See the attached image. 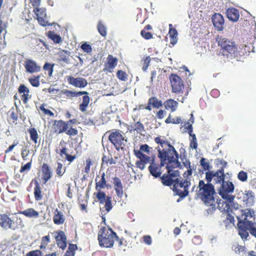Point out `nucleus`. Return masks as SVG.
<instances>
[{
    "label": "nucleus",
    "instance_id": "1",
    "mask_svg": "<svg viewBox=\"0 0 256 256\" xmlns=\"http://www.w3.org/2000/svg\"><path fill=\"white\" fill-rule=\"evenodd\" d=\"M228 205L222 204L224 210L236 216L238 222V234L244 241L250 240V237L249 233L256 238V223L254 222V212L253 210L246 208L239 210L240 206L238 204L234 203V200Z\"/></svg>",
    "mask_w": 256,
    "mask_h": 256
},
{
    "label": "nucleus",
    "instance_id": "2",
    "mask_svg": "<svg viewBox=\"0 0 256 256\" xmlns=\"http://www.w3.org/2000/svg\"><path fill=\"white\" fill-rule=\"evenodd\" d=\"M166 164L168 174H164L161 177L162 182L164 185L172 186V184L180 181V172L178 168L180 163L178 160V153L166 158V160L163 162L160 160V166Z\"/></svg>",
    "mask_w": 256,
    "mask_h": 256
},
{
    "label": "nucleus",
    "instance_id": "3",
    "mask_svg": "<svg viewBox=\"0 0 256 256\" xmlns=\"http://www.w3.org/2000/svg\"><path fill=\"white\" fill-rule=\"evenodd\" d=\"M198 188V196L202 202L207 206H214L215 200L214 195L215 191L212 184L208 182L206 183L203 180H200Z\"/></svg>",
    "mask_w": 256,
    "mask_h": 256
},
{
    "label": "nucleus",
    "instance_id": "4",
    "mask_svg": "<svg viewBox=\"0 0 256 256\" xmlns=\"http://www.w3.org/2000/svg\"><path fill=\"white\" fill-rule=\"evenodd\" d=\"M216 41L220 47V53L227 57L235 56L237 48L236 44L231 40L222 36H218Z\"/></svg>",
    "mask_w": 256,
    "mask_h": 256
},
{
    "label": "nucleus",
    "instance_id": "5",
    "mask_svg": "<svg viewBox=\"0 0 256 256\" xmlns=\"http://www.w3.org/2000/svg\"><path fill=\"white\" fill-rule=\"evenodd\" d=\"M118 238L116 234L111 228H101L98 232V240L100 246L111 248L114 245V238Z\"/></svg>",
    "mask_w": 256,
    "mask_h": 256
},
{
    "label": "nucleus",
    "instance_id": "6",
    "mask_svg": "<svg viewBox=\"0 0 256 256\" xmlns=\"http://www.w3.org/2000/svg\"><path fill=\"white\" fill-rule=\"evenodd\" d=\"M154 141L156 143L160 144L156 148L158 152V157L163 162L166 160V158L177 153L173 146L160 138L156 137L154 139Z\"/></svg>",
    "mask_w": 256,
    "mask_h": 256
},
{
    "label": "nucleus",
    "instance_id": "7",
    "mask_svg": "<svg viewBox=\"0 0 256 256\" xmlns=\"http://www.w3.org/2000/svg\"><path fill=\"white\" fill-rule=\"evenodd\" d=\"M234 186L232 182L224 181L219 188V194L224 200V204L228 206L234 200V196L232 194Z\"/></svg>",
    "mask_w": 256,
    "mask_h": 256
},
{
    "label": "nucleus",
    "instance_id": "8",
    "mask_svg": "<svg viewBox=\"0 0 256 256\" xmlns=\"http://www.w3.org/2000/svg\"><path fill=\"white\" fill-rule=\"evenodd\" d=\"M190 179L186 178L184 180H180L172 184L170 186L174 191V194L180 198H184L188 194V188L190 186Z\"/></svg>",
    "mask_w": 256,
    "mask_h": 256
},
{
    "label": "nucleus",
    "instance_id": "9",
    "mask_svg": "<svg viewBox=\"0 0 256 256\" xmlns=\"http://www.w3.org/2000/svg\"><path fill=\"white\" fill-rule=\"evenodd\" d=\"M206 179L208 182L213 184H221L224 182V170L220 168L216 172L209 170L206 173Z\"/></svg>",
    "mask_w": 256,
    "mask_h": 256
},
{
    "label": "nucleus",
    "instance_id": "10",
    "mask_svg": "<svg viewBox=\"0 0 256 256\" xmlns=\"http://www.w3.org/2000/svg\"><path fill=\"white\" fill-rule=\"evenodd\" d=\"M108 138L118 150H119L122 145H125L124 142H126V140H125L124 138L118 131L112 132L110 134Z\"/></svg>",
    "mask_w": 256,
    "mask_h": 256
},
{
    "label": "nucleus",
    "instance_id": "11",
    "mask_svg": "<svg viewBox=\"0 0 256 256\" xmlns=\"http://www.w3.org/2000/svg\"><path fill=\"white\" fill-rule=\"evenodd\" d=\"M34 12L37 16V20L39 24L43 26H46L48 25V18L46 14V9L42 8H34Z\"/></svg>",
    "mask_w": 256,
    "mask_h": 256
},
{
    "label": "nucleus",
    "instance_id": "12",
    "mask_svg": "<svg viewBox=\"0 0 256 256\" xmlns=\"http://www.w3.org/2000/svg\"><path fill=\"white\" fill-rule=\"evenodd\" d=\"M170 80L172 86V92H178L184 88L183 82L181 78L176 74H172Z\"/></svg>",
    "mask_w": 256,
    "mask_h": 256
},
{
    "label": "nucleus",
    "instance_id": "13",
    "mask_svg": "<svg viewBox=\"0 0 256 256\" xmlns=\"http://www.w3.org/2000/svg\"><path fill=\"white\" fill-rule=\"evenodd\" d=\"M26 71L29 73H36L40 70V66L34 60L26 59L24 62Z\"/></svg>",
    "mask_w": 256,
    "mask_h": 256
},
{
    "label": "nucleus",
    "instance_id": "14",
    "mask_svg": "<svg viewBox=\"0 0 256 256\" xmlns=\"http://www.w3.org/2000/svg\"><path fill=\"white\" fill-rule=\"evenodd\" d=\"M212 19L214 28L218 31L223 30L224 21L222 15L220 14H215Z\"/></svg>",
    "mask_w": 256,
    "mask_h": 256
},
{
    "label": "nucleus",
    "instance_id": "15",
    "mask_svg": "<svg viewBox=\"0 0 256 256\" xmlns=\"http://www.w3.org/2000/svg\"><path fill=\"white\" fill-rule=\"evenodd\" d=\"M242 199L244 206L247 207L252 206L254 202V193L250 190H245Z\"/></svg>",
    "mask_w": 256,
    "mask_h": 256
},
{
    "label": "nucleus",
    "instance_id": "16",
    "mask_svg": "<svg viewBox=\"0 0 256 256\" xmlns=\"http://www.w3.org/2000/svg\"><path fill=\"white\" fill-rule=\"evenodd\" d=\"M68 80L70 84L80 88H84L88 84L86 80L82 78H74L70 76L68 78Z\"/></svg>",
    "mask_w": 256,
    "mask_h": 256
},
{
    "label": "nucleus",
    "instance_id": "17",
    "mask_svg": "<svg viewBox=\"0 0 256 256\" xmlns=\"http://www.w3.org/2000/svg\"><path fill=\"white\" fill-rule=\"evenodd\" d=\"M58 247L64 250L66 246V236L62 231L56 232L54 236Z\"/></svg>",
    "mask_w": 256,
    "mask_h": 256
},
{
    "label": "nucleus",
    "instance_id": "18",
    "mask_svg": "<svg viewBox=\"0 0 256 256\" xmlns=\"http://www.w3.org/2000/svg\"><path fill=\"white\" fill-rule=\"evenodd\" d=\"M108 62L105 64L104 71L112 72L113 69L116 66L118 62V59L112 55H109L107 58Z\"/></svg>",
    "mask_w": 256,
    "mask_h": 256
},
{
    "label": "nucleus",
    "instance_id": "19",
    "mask_svg": "<svg viewBox=\"0 0 256 256\" xmlns=\"http://www.w3.org/2000/svg\"><path fill=\"white\" fill-rule=\"evenodd\" d=\"M0 226L4 229L14 228L12 227V221L6 214H2L0 216Z\"/></svg>",
    "mask_w": 256,
    "mask_h": 256
},
{
    "label": "nucleus",
    "instance_id": "20",
    "mask_svg": "<svg viewBox=\"0 0 256 256\" xmlns=\"http://www.w3.org/2000/svg\"><path fill=\"white\" fill-rule=\"evenodd\" d=\"M226 15L228 18L232 22H237L240 17L238 11L234 8H228L226 10Z\"/></svg>",
    "mask_w": 256,
    "mask_h": 256
},
{
    "label": "nucleus",
    "instance_id": "21",
    "mask_svg": "<svg viewBox=\"0 0 256 256\" xmlns=\"http://www.w3.org/2000/svg\"><path fill=\"white\" fill-rule=\"evenodd\" d=\"M134 154L136 157L142 161L145 164H151L152 162H154V156L150 157L146 156L143 153H141L140 152H136V150H134Z\"/></svg>",
    "mask_w": 256,
    "mask_h": 256
},
{
    "label": "nucleus",
    "instance_id": "22",
    "mask_svg": "<svg viewBox=\"0 0 256 256\" xmlns=\"http://www.w3.org/2000/svg\"><path fill=\"white\" fill-rule=\"evenodd\" d=\"M164 106L166 110L174 112L178 108V102L172 99H169L164 102Z\"/></svg>",
    "mask_w": 256,
    "mask_h": 256
},
{
    "label": "nucleus",
    "instance_id": "23",
    "mask_svg": "<svg viewBox=\"0 0 256 256\" xmlns=\"http://www.w3.org/2000/svg\"><path fill=\"white\" fill-rule=\"evenodd\" d=\"M54 222L56 224H62L65 220L64 216L62 213L56 209L55 211L54 216Z\"/></svg>",
    "mask_w": 256,
    "mask_h": 256
},
{
    "label": "nucleus",
    "instance_id": "24",
    "mask_svg": "<svg viewBox=\"0 0 256 256\" xmlns=\"http://www.w3.org/2000/svg\"><path fill=\"white\" fill-rule=\"evenodd\" d=\"M148 169L150 174L155 178L160 176L161 172H160L158 168L154 162H152L151 164H150L148 167Z\"/></svg>",
    "mask_w": 256,
    "mask_h": 256
},
{
    "label": "nucleus",
    "instance_id": "25",
    "mask_svg": "<svg viewBox=\"0 0 256 256\" xmlns=\"http://www.w3.org/2000/svg\"><path fill=\"white\" fill-rule=\"evenodd\" d=\"M21 213L30 218H37L39 215V213L38 212L32 208L26 209L22 211Z\"/></svg>",
    "mask_w": 256,
    "mask_h": 256
},
{
    "label": "nucleus",
    "instance_id": "26",
    "mask_svg": "<svg viewBox=\"0 0 256 256\" xmlns=\"http://www.w3.org/2000/svg\"><path fill=\"white\" fill-rule=\"evenodd\" d=\"M55 126L58 130L59 134L66 132L68 128V124L62 120L56 122Z\"/></svg>",
    "mask_w": 256,
    "mask_h": 256
},
{
    "label": "nucleus",
    "instance_id": "27",
    "mask_svg": "<svg viewBox=\"0 0 256 256\" xmlns=\"http://www.w3.org/2000/svg\"><path fill=\"white\" fill-rule=\"evenodd\" d=\"M105 174L104 172L102 175L100 180L96 182V190H100L102 188H104L106 186V180L105 179Z\"/></svg>",
    "mask_w": 256,
    "mask_h": 256
},
{
    "label": "nucleus",
    "instance_id": "28",
    "mask_svg": "<svg viewBox=\"0 0 256 256\" xmlns=\"http://www.w3.org/2000/svg\"><path fill=\"white\" fill-rule=\"evenodd\" d=\"M90 102V98L88 95L84 96L82 97V102L80 105V110L82 112L86 110V108Z\"/></svg>",
    "mask_w": 256,
    "mask_h": 256
},
{
    "label": "nucleus",
    "instance_id": "29",
    "mask_svg": "<svg viewBox=\"0 0 256 256\" xmlns=\"http://www.w3.org/2000/svg\"><path fill=\"white\" fill-rule=\"evenodd\" d=\"M148 104L152 105L154 108H158L162 106V102L156 98L152 97L149 99Z\"/></svg>",
    "mask_w": 256,
    "mask_h": 256
},
{
    "label": "nucleus",
    "instance_id": "30",
    "mask_svg": "<svg viewBox=\"0 0 256 256\" xmlns=\"http://www.w3.org/2000/svg\"><path fill=\"white\" fill-rule=\"evenodd\" d=\"M169 34L170 38V43L172 45H174L177 42V36H178V32L177 31L174 30H169Z\"/></svg>",
    "mask_w": 256,
    "mask_h": 256
},
{
    "label": "nucleus",
    "instance_id": "31",
    "mask_svg": "<svg viewBox=\"0 0 256 256\" xmlns=\"http://www.w3.org/2000/svg\"><path fill=\"white\" fill-rule=\"evenodd\" d=\"M30 134V139L36 144L38 142V135L36 130L34 128H32L28 130Z\"/></svg>",
    "mask_w": 256,
    "mask_h": 256
},
{
    "label": "nucleus",
    "instance_id": "32",
    "mask_svg": "<svg viewBox=\"0 0 256 256\" xmlns=\"http://www.w3.org/2000/svg\"><path fill=\"white\" fill-rule=\"evenodd\" d=\"M40 76H33L28 78V82L33 86L38 87L40 84Z\"/></svg>",
    "mask_w": 256,
    "mask_h": 256
},
{
    "label": "nucleus",
    "instance_id": "33",
    "mask_svg": "<svg viewBox=\"0 0 256 256\" xmlns=\"http://www.w3.org/2000/svg\"><path fill=\"white\" fill-rule=\"evenodd\" d=\"M132 128L134 130H136L138 132L141 134L144 131V125L139 121L135 122Z\"/></svg>",
    "mask_w": 256,
    "mask_h": 256
},
{
    "label": "nucleus",
    "instance_id": "34",
    "mask_svg": "<svg viewBox=\"0 0 256 256\" xmlns=\"http://www.w3.org/2000/svg\"><path fill=\"white\" fill-rule=\"evenodd\" d=\"M51 178V172L48 166L44 168L42 174V178L44 180V184H46Z\"/></svg>",
    "mask_w": 256,
    "mask_h": 256
},
{
    "label": "nucleus",
    "instance_id": "35",
    "mask_svg": "<svg viewBox=\"0 0 256 256\" xmlns=\"http://www.w3.org/2000/svg\"><path fill=\"white\" fill-rule=\"evenodd\" d=\"M97 27L99 33L102 36H104L106 35V28L101 21H99Z\"/></svg>",
    "mask_w": 256,
    "mask_h": 256
},
{
    "label": "nucleus",
    "instance_id": "36",
    "mask_svg": "<svg viewBox=\"0 0 256 256\" xmlns=\"http://www.w3.org/2000/svg\"><path fill=\"white\" fill-rule=\"evenodd\" d=\"M34 194L36 200H38L42 199V196L41 194L40 188L37 182H36V186L34 188Z\"/></svg>",
    "mask_w": 256,
    "mask_h": 256
},
{
    "label": "nucleus",
    "instance_id": "37",
    "mask_svg": "<svg viewBox=\"0 0 256 256\" xmlns=\"http://www.w3.org/2000/svg\"><path fill=\"white\" fill-rule=\"evenodd\" d=\"M200 164L202 168L205 170L209 171V170H210L212 168V166H210L208 160L204 158H201L200 160Z\"/></svg>",
    "mask_w": 256,
    "mask_h": 256
},
{
    "label": "nucleus",
    "instance_id": "38",
    "mask_svg": "<svg viewBox=\"0 0 256 256\" xmlns=\"http://www.w3.org/2000/svg\"><path fill=\"white\" fill-rule=\"evenodd\" d=\"M152 150V148L150 147L148 144H142L140 146V149L138 150H136V152H140L141 153H143V152H146L148 154H150L151 150Z\"/></svg>",
    "mask_w": 256,
    "mask_h": 256
},
{
    "label": "nucleus",
    "instance_id": "39",
    "mask_svg": "<svg viewBox=\"0 0 256 256\" xmlns=\"http://www.w3.org/2000/svg\"><path fill=\"white\" fill-rule=\"evenodd\" d=\"M165 122L166 124L172 123L174 124H178L181 122V118L180 117H176V118H172L170 116L166 120Z\"/></svg>",
    "mask_w": 256,
    "mask_h": 256
},
{
    "label": "nucleus",
    "instance_id": "40",
    "mask_svg": "<svg viewBox=\"0 0 256 256\" xmlns=\"http://www.w3.org/2000/svg\"><path fill=\"white\" fill-rule=\"evenodd\" d=\"M57 166L56 168V174L61 176L64 173L66 170L65 168H62V164L60 162H58Z\"/></svg>",
    "mask_w": 256,
    "mask_h": 256
},
{
    "label": "nucleus",
    "instance_id": "41",
    "mask_svg": "<svg viewBox=\"0 0 256 256\" xmlns=\"http://www.w3.org/2000/svg\"><path fill=\"white\" fill-rule=\"evenodd\" d=\"M238 178L242 182H246L248 179L247 173L243 170L240 172L238 174Z\"/></svg>",
    "mask_w": 256,
    "mask_h": 256
},
{
    "label": "nucleus",
    "instance_id": "42",
    "mask_svg": "<svg viewBox=\"0 0 256 256\" xmlns=\"http://www.w3.org/2000/svg\"><path fill=\"white\" fill-rule=\"evenodd\" d=\"M45 252L43 250H36L30 252L26 256H44Z\"/></svg>",
    "mask_w": 256,
    "mask_h": 256
},
{
    "label": "nucleus",
    "instance_id": "43",
    "mask_svg": "<svg viewBox=\"0 0 256 256\" xmlns=\"http://www.w3.org/2000/svg\"><path fill=\"white\" fill-rule=\"evenodd\" d=\"M53 66L54 65L51 64L49 63H46L44 66V69L45 70L48 71V75L52 76L53 72Z\"/></svg>",
    "mask_w": 256,
    "mask_h": 256
},
{
    "label": "nucleus",
    "instance_id": "44",
    "mask_svg": "<svg viewBox=\"0 0 256 256\" xmlns=\"http://www.w3.org/2000/svg\"><path fill=\"white\" fill-rule=\"evenodd\" d=\"M118 78L122 81H126L127 79V74L122 70H119L117 72Z\"/></svg>",
    "mask_w": 256,
    "mask_h": 256
},
{
    "label": "nucleus",
    "instance_id": "45",
    "mask_svg": "<svg viewBox=\"0 0 256 256\" xmlns=\"http://www.w3.org/2000/svg\"><path fill=\"white\" fill-rule=\"evenodd\" d=\"M104 208L108 212H109L112 210V204L110 197L107 196V199L106 200Z\"/></svg>",
    "mask_w": 256,
    "mask_h": 256
},
{
    "label": "nucleus",
    "instance_id": "46",
    "mask_svg": "<svg viewBox=\"0 0 256 256\" xmlns=\"http://www.w3.org/2000/svg\"><path fill=\"white\" fill-rule=\"evenodd\" d=\"M81 48L86 52L90 54L92 51V46L87 43L85 42L81 46Z\"/></svg>",
    "mask_w": 256,
    "mask_h": 256
},
{
    "label": "nucleus",
    "instance_id": "47",
    "mask_svg": "<svg viewBox=\"0 0 256 256\" xmlns=\"http://www.w3.org/2000/svg\"><path fill=\"white\" fill-rule=\"evenodd\" d=\"M50 38L56 44H59L62 42V38L61 37L58 35L54 34H51L50 36Z\"/></svg>",
    "mask_w": 256,
    "mask_h": 256
},
{
    "label": "nucleus",
    "instance_id": "48",
    "mask_svg": "<svg viewBox=\"0 0 256 256\" xmlns=\"http://www.w3.org/2000/svg\"><path fill=\"white\" fill-rule=\"evenodd\" d=\"M18 92L20 94L30 93V90L25 85L20 84L18 88Z\"/></svg>",
    "mask_w": 256,
    "mask_h": 256
},
{
    "label": "nucleus",
    "instance_id": "49",
    "mask_svg": "<svg viewBox=\"0 0 256 256\" xmlns=\"http://www.w3.org/2000/svg\"><path fill=\"white\" fill-rule=\"evenodd\" d=\"M150 56L146 57V58L144 60V65L142 68V69L144 71H146L148 69V66H149V63L150 62Z\"/></svg>",
    "mask_w": 256,
    "mask_h": 256
},
{
    "label": "nucleus",
    "instance_id": "50",
    "mask_svg": "<svg viewBox=\"0 0 256 256\" xmlns=\"http://www.w3.org/2000/svg\"><path fill=\"white\" fill-rule=\"evenodd\" d=\"M86 166L84 168V172L88 174L90 171V166L92 165V161L90 158H88L86 161Z\"/></svg>",
    "mask_w": 256,
    "mask_h": 256
},
{
    "label": "nucleus",
    "instance_id": "51",
    "mask_svg": "<svg viewBox=\"0 0 256 256\" xmlns=\"http://www.w3.org/2000/svg\"><path fill=\"white\" fill-rule=\"evenodd\" d=\"M140 34L142 37L146 40L150 39L152 38V34L150 32H146L144 30H142Z\"/></svg>",
    "mask_w": 256,
    "mask_h": 256
},
{
    "label": "nucleus",
    "instance_id": "52",
    "mask_svg": "<svg viewBox=\"0 0 256 256\" xmlns=\"http://www.w3.org/2000/svg\"><path fill=\"white\" fill-rule=\"evenodd\" d=\"M114 188L122 187L121 180L118 178H114Z\"/></svg>",
    "mask_w": 256,
    "mask_h": 256
},
{
    "label": "nucleus",
    "instance_id": "53",
    "mask_svg": "<svg viewBox=\"0 0 256 256\" xmlns=\"http://www.w3.org/2000/svg\"><path fill=\"white\" fill-rule=\"evenodd\" d=\"M63 94H65L66 96L68 97H76V92H72L71 90H64L63 91Z\"/></svg>",
    "mask_w": 256,
    "mask_h": 256
},
{
    "label": "nucleus",
    "instance_id": "54",
    "mask_svg": "<svg viewBox=\"0 0 256 256\" xmlns=\"http://www.w3.org/2000/svg\"><path fill=\"white\" fill-rule=\"evenodd\" d=\"M40 110L42 111L44 114L48 115L50 116H53L54 113L49 110L46 109L44 106H40Z\"/></svg>",
    "mask_w": 256,
    "mask_h": 256
},
{
    "label": "nucleus",
    "instance_id": "55",
    "mask_svg": "<svg viewBox=\"0 0 256 256\" xmlns=\"http://www.w3.org/2000/svg\"><path fill=\"white\" fill-rule=\"evenodd\" d=\"M30 2L34 7V8H39L40 4V0H30Z\"/></svg>",
    "mask_w": 256,
    "mask_h": 256
},
{
    "label": "nucleus",
    "instance_id": "56",
    "mask_svg": "<svg viewBox=\"0 0 256 256\" xmlns=\"http://www.w3.org/2000/svg\"><path fill=\"white\" fill-rule=\"evenodd\" d=\"M143 240L146 244L148 245H150L152 244V238L150 236H144Z\"/></svg>",
    "mask_w": 256,
    "mask_h": 256
},
{
    "label": "nucleus",
    "instance_id": "57",
    "mask_svg": "<svg viewBox=\"0 0 256 256\" xmlns=\"http://www.w3.org/2000/svg\"><path fill=\"white\" fill-rule=\"evenodd\" d=\"M98 192L96 194V198L100 200H103L104 198L106 197L104 192H102L100 190H98Z\"/></svg>",
    "mask_w": 256,
    "mask_h": 256
},
{
    "label": "nucleus",
    "instance_id": "58",
    "mask_svg": "<svg viewBox=\"0 0 256 256\" xmlns=\"http://www.w3.org/2000/svg\"><path fill=\"white\" fill-rule=\"evenodd\" d=\"M190 146L192 148L196 150L198 148L197 140H194L191 139Z\"/></svg>",
    "mask_w": 256,
    "mask_h": 256
},
{
    "label": "nucleus",
    "instance_id": "59",
    "mask_svg": "<svg viewBox=\"0 0 256 256\" xmlns=\"http://www.w3.org/2000/svg\"><path fill=\"white\" fill-rule=\"evenodd\" d=\"M166 115V112L164 111V110H160L157 112V116L158 117V118H159L160 119L163 118Z\"/></svg>",
    "mask_w": 256,
    "mask_h": 256
},
{
    "label": "nucleus",
    "instance_id": "60",
    "mask_svg": "<svg viewBox=\"0 0 256 256\" xmlns=\"http://www.w3.org/2000/svg\"><path fill=\"white\" fill-rule=\"evenodd\" d=\"M186 128L187 129L189 135H191V133L192 132V124H190L189 122L185 124Z\"/></svg>",
    "mask_w": 256,
    "mask_h": 256
},
{
    "label": "nucleus",
    "instance_id": "61",
    "mask_svg": "<svg viewBox=\"0 0 256 256\" xmlns=\"http://www.w3.org/2000/svg\"><path fill=\"white\" fill-rule=\"evenodd\" d=\"M116 191V194L117 196L119 197V198H122V195H123V188L122 187V188H114Z\"/></svg>",
    "mask_w": 256,
    "mask_h": 256
},
{
    "label": "nucleus",
    "instance_id": "62",
    "mask_svg": "<svg viewBox=\"0 0 256 256\" xmlns=\"http://www.w3.org/2000/svg\"><path fill=\"white\" fill-rule=\"evenodd\" d=\"M245 250H246L245 248H244L242 246H238L235 248V252L236 253L240 254L241 252H244Z\"/></svg>",
    "mask_w": 256,
    "mask_h": 256
},
{
    "label": "nucleus",
    "instance_id": "63",
    "mask_svg": "<svg viewBox=\"0 0 256 256\" xmlns=\"http://www.w3.org/2000/svg\"><path fill=\"white\" fill-rule=\"evenodd\" d=\"M30 166H31V163L30 162H28L25 165H24V166H22L21 168L20 172H24V170H30Z\"/></svg>",
    "mask_w": 256,
    "mask_h": 256
},
{
    "label": "nucleus",
    "instance_id": "64",
    "mask_svg": "<svg viewBox=\"0 0 256 256\" xmlns=\"http://www.w3.org/2000/svg\"><path fill=\"white\" fill-rule=\"evenodd\" d=\"M78 133V131L76 130L70 128L68 130H67L66 134L69 135H76Z\"/></svg>",
    "mask_w": 256,
    "mask_h": 256
}]
</instances>
